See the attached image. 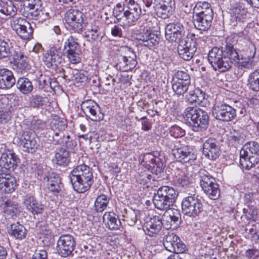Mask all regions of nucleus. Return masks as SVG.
Masks as SVG:
<instances>
[{"mask_svg": "<svg viewBox=\"0 0 259 259\" xmlns=\"http://www.w3.org/2000/svg\"><path fill=\"white\" fill-rule=\"evenodd\" d=\"M238 52L234 46L227 44L224 48L213 47L208 54V61L213 68L220 72L229 70L232 67V61L238 60Z\"/></svg>", "mask_w": 259, "mask_h": 259, "instance_id": "f257e3e1", "label": "nucleus"}, {"mask_svg": "<svg viewBox=\"0 0 259 259\" xmlns=\"http://www.w3.org/2000/svg\"><path fill=\"white\" fill-rule=\"evenodd\" d=\"M69 178L74 190L79 193L88 191L94 183L92 169L84 164L74 168Z\"/></svg>", "mask_w": 259, "mask_h": 259, "instance_id": "f03ea898", "label": "nucleus"}, {"mask_svg": "<svg viewBox=\"0 0 259 259\" xmlns=\"http://www.w3.org/2000/svg\"><path fill=\"white\" fill-rule=\"evenodd\" d=\"M183 117L186 123L195 132L205 131L209 123L207 113L196 107H188L183 113Z\"/></svg>", "mask_w": 259, "mask_h": 259, "instance_id": "7ed1b4c3", "label": "nucleus"}, {"mask_svg": "<svg viewBox=\"0 0 259 259\" xmlns=\"http://www.w3.org/2000/svg\"><path fill=\"white\" fill-rule=\"evenodd\" d=\"M178 193L176 190L168 186L159 188L153 197V203L157 209L167 211L176 202Z\"/></svg>", "mask_w": 259, "mask_h": 259, "instance_id": "20e7f679", "label": "nucleus"}, {"mask_svg": "<svg viewBox=\"0 0 259 259\" xmlns=\"http://www.w3.org/2000/svg\"><path fill=\"white\" fill-rule=\"evenodd\" d=\"M259 162V145L255 141L246 143L240 152V164L249 169Z\"/></svg>", "mask_w": 259, "mask_h": 259, "instance_id": "39448f33", "label": "nucleus"}, {"mask_svg": "<svg viewBox=\"0 0 259 259\" xmlns=\"http://www.w3.org/2000/svg\"><path fill=\"white\" fill-rule=\"evenodd\" d=\"M141 164L148 170L156 175L160 174L165 165L163 156L157 152L147 153L142 156Z\"/></svg>", "mask_w": 259, "mask_h": 259, "instance_id": "423d86ee", "label": "nucleus"}, {"mask_svg": "<svg viewBox=\"0 0 259 259\" xmlns=\"http://www.w3.org/2000/svg\"><path fill=\"white\" fill-rule=\"evenodd\" d=\"M182 210L185 215L196 217L202 212L203 206L198 196L193 195L183 199Z\"/></svg>", "mask_w": 259, "mask_h": 259, "instance_id": "0eeeda50", "label": "nucleus"}, {"mask_svg": "<svg viewBox=\"0 0 259 259\" xmlns=\"http://www.w3.org/2000/svg\"><path fill=\"white\" fill-rule=\"evenodd\" d=\"M84 18L83 14L76 9L68 10L65 15V21L70 30L78 33L81 32L85 26L86 23Z\"/></svg>", "mask_w": 259, "mask_h": 259, "instance_id": "6e6552de", "label": "nucleus"}, {"mask_svg": "<svg viewBox=\"0 0 259 259\" xmlns=\"http://www.w3.org/2000/svg\"><path fill=\"white\" fill-rule=\"evenodd\" d=\"M66 127L64 121L55 120L52 128L47 133L48 140L53 144L62 145L66 138L65 132Z\"/></svg>", "mask_w": 259, "mask_h": 259, "instance_id": "1a4fd4ad", "label": "nucleus"}, {"mask_svg": "<svg viewBox=\"0 0 259 259\" xmlns=\"http://www.w3.org/2000/svg\"><path fill=\"white\" fill-rule=\"evenodd\" d=\"M10 24L12 29L23 39H30L33 34V28L30 23L20 17H13Z\"/></svg>", "mask_w": 259, "mask_h": 259, "instance_id": "9d476101", "label": "nucleus"}, {"mask_svg": "<svg viewBox=\"0 0 259 259\" xmlns=\"http://www.w3.org/2000/svg\"><path fill=\"white\" fill-rule=\"evenodd\" d=\"M163 244L167 250L176 254L184 253L187 250L186 245L174 233H168L165 235L163 237Z\"/></svg>", "mask_w": 259, "mask_h": 259, "instance_id": "9b49d317", "label": "nucleus"}, {"mask_svg": "<svg viewBox=\"0 0 259 259\" xmlns=\"http://www.w3.org/2000/svg\"><path fill=\"white\" fill-rule=\"evenodd\" d=\"M78 39L71 35L65 42L64 49L66 51V56L69 61L74 64L79 63L81 61L80 57V50Z\"/></svg>", "mask_w": 259, "mask_h": 259, "instance_id": "f8f14e48", "label": "nucleus"}, {"mask_svg": "<svg viewBox=\"0 0 259 259\" xmlns=\"http://www.w3.org/2000/svg\"><path fill=\"white\" fill-rule=\"evenodd\" d=\"M19 158L17 155L10 150H5L0 159V172L10 173L17 167Z\"/></svg>", "mask_w": 259, "mask_h": 259, "instance_id": "ddd939ff", "label": "nucleus"}, {"mask_svg": "<svg viewBox=\"0 0 259 259\" xmlns=\"http://www.w3.org/2000/svg\"><path fill=\"white\" fill-rule=\"evenodd\" d=\"M75 241L73 237L69 234L62 235L57 243V251L62 257L68 256L74 250Z\"/></svg>", "mask_w": 259, "mask_h": 259, "instance_id": "4468645a", "label": "nucleus"}, {"mask_svg": "<svg viewBox=\"0 0 259 259\" xmlns=\"http://www.w3.org/2000/svg\"><path fill=\"white\" fill-rule=\"evenodd\" d=\"M172 153L175 158L182 162H189L196 159V156L190 147L182 145L176 141Z\"/></svg>", "mask_w": 259, "mask_h": 259, "instance_id": "2eb2a0df", "label": "nucleus"}, {"mask_svg": "<svg viewBox=\"0 0 259 259\" xmlns=\"http://www.w3.org/2000/svg\"><path fill=\"white\" fill-rule=\"evenodd\" d=\"M63 54L60 47L54 46L44 54L42 61L47 67L55 68L61 63Z\"/></svg>", "mask_w": 259, "mask_h": 259, "instance_id": "dca6fc26", "label": "nucleus"}, {"mask_svg": "<svg viewBox=\"0 0 259 259\" xmlns=\"http://www.w3.org/2000/svg\"><path fill=\"white\" fill-rule=\"evenodd\" d=\"M185 29L184 26L180 23H170L165 28V36L166 39L170 42L180 43L184 40Z\"/></svg>", "mask_w": 259, "mask_h": 259, "instance_id": "f3484780", "label": "nucleus"}, {"mask_svg": "<svg viewBox=\"0 0 259 259\" xmlns=\"http://www.w3.org/2000/svg\"><path fill=\"white\" fill-rule=\"evenodd\" d=\"M212 114L218 120L229 121L235 118L236 112L231 106L227 104H221L214 106Z\"/></svg>", "mask_w": 259, "mask_h": 259, "instance_id": "a211bd4d", "label": "nucleus"}, {"mask_svg": "<svg viewBox=\"0 0 259 259\" xmlns=\"http://www.w3.org/2000/svg\"><path fill=\"white\" fill-rule=\"evenodd\" d=\"M196 51V42L187 37L179 43L178 52L181 58L186 61L190 60Z\"/></svg>", "mask_w": 259, "mask_h": 259, "instance_id": "6ab92c4d", "label": "nucleus"}, {"mask_svg": "<svg viewBox=\"0 0 259 259\" xmlns=\"http://www.w3.org/2000/svg\"><path fill=\"white\" fill-rule=\"evenodd\" d=\"M123 5L126 9L124 11L123 16L129 24H132L142 14L141 9L134 0H125Z\"/></svg>", "mask_w": 259, "mask_h": 259, "instance_id": "aec40b11", "label": "nucleus"}, {"mask_svg": "<svg viewBox=\"0 0 259 259\" xmlns=\"http://www.w3.org/2000/svg\"><path fill=\"white\" fill-rule=\"evenodd\" d=\"M83 112L93 121H100L103 119L98 105L94 101L89 100L83 102L81 105Z\"/></svg>", "mask_w": 259, "mask_h": 259, "instance_id": "412c9836", "label": "nucleus"}, {"mask_svg": "<svg viewBox=\"0 0 259 259\" xmlns=\"http://www.w3.org/2000/svg\"><path fill=\"white\" fill-rule=\"evenodd\" d=\"M153 8L157 15L165 19L172 14L175 10L174 0H154Z\"/></svg>", "mask_w": 259, "mask_h": 259, "instance_id": "4be33fe9", "label": "nucleus"}, {"mask_svg": "<svg viewBox=\"0 0 259 259\" xmlns=\"http://www.w3.org/2000/svg\"><path fill=\"white\" fill-rule=\"evenodd\" d=\"M17 139L19 140L20 145L24 148V151L27 152L33 153L38 146V138L33 132H23L20 137L18 136Z\"/></svg>", "mask_w": 259, "mask_h": 259, "instance_id": "5701e85b", "label": "nucleus"}, {"mask_svg": "<svg viewBox=\"0 0 259 259\" xmlns=\"http://www.w3.org/2000/svg\"><path fill=\"white\" fill-rule=\"evenodd\" d=\"M202 152L206 157L212 160L217 159L221 153L220 147L213 138H209L204 142Z\"/></svg>", "mask_w": 259, "mask_h": 259, "instance_id": "b1692460", "label": "nucleus"}, {"mask_svg": "<svg viewBox=\"0 0 259 259\" xmlns=\"http://www.w3.org/2000/svg\"><path fill=\"white\" fill-rule=\"evenodd\" d=\"M137 39L140 44L145 47H153L158 44L160 38L152 30L143 29L137 35Z\"/></svg>", "mask_w": 259, "mask_h": 259, "instance_id": "393cba45", "label": "nucleus"}, {"mask_svg": "<svg viewBox=\"0 0 259 259\" xmlns=\"http://www.w3.org/2000/svg\"><path fill=\"white\" fill-rule=\"evenodd\" d=\"M16 187V180L10 173L0 172V191L4 193H12Z\"/></svg>", "mask_w": 259, "mask_h": 259, "instance_id": "a878e982", "label": "nucleus"}, {"mask_svg": "<svg viewBox=\"0 0 259 259\" xmlns=\"http://www.w3.org/2000/svg\"><path fill=\"white\" fill-rule=\"evenodd\" d=\"M213 15L209 12L206 15H193V22L195 28L201 31H207L211 26Z\"/></svg>", "mask_w": 259, "mask_h": 259, "instance_id": "bb28decb", "label": "nucleus"}, {"mask_svg": "<svg viewBox=\"0 0 259 259\" xmlns=\"http://www.w3.org/2000/svg\"><path fill=\"white\" fill-rule=\"evenodd\" d=\"M163 225L161 219L159 217L154 216L146 222L144 231L147 235L153 236L160 232Z\"/></svg>", "mask_w": 259, "mask_h": 259, "instance_id": "cd10ccee", "label": "nucleus"}, {"mask_svg": "<svg viewBox=\"0 0 259 259\" xmlns=\"http://www.w3.org/2000/svg\"><path fill=\"white\" fill-rule=\"evenodd\" d=\"M181 214L177 210L166 211L163 215V225L167 229H176L179 225Z\"/></svg>", "mask_w": 259, "mask_h": 259, "instance_id": "c85d7f7f", "label": "nucleus"}, {"mask_svg": "<svg viewBox=\"0 0 259 259\" xmlns=\"http://www.w3.org/2000/svg\"><path fill=\"white\" fill-rule=\"evenodd\" d=\"M24 204L26 209L33 214L41 213L44 210V206L39 202L35 198L31 195H27L24 198Z\"/></svg>", "mask_w": 259, "mask_h": 259, "instance_id": "c756f323", "label": "nucleus"}, {"mask_svg": "<svg viewBox=\"0 0 259 259\" xmlns=\"http://www.w3.org/2000/svg\"><path fill=\"white\" fill-rule=\"evenodd\" d=\"M15 83L16 79L11 71L5 68L0 70V89H10Z\"/></svg>", "mask_w": 259, "mask_h": 259, "instance_id": "7c9ffc66", "label": "nucleus"}, {"mask_svg": "<svg viewBox=\"0 0 259 259\" xmlns=\"http://www.w3.org/2000/svg\"><path fill=\"white\" fill-rule=\"evenodd\" d=\"M48 182V187L54 194H57L60 192L63 184L59 175L55 172L49 173L46 177Z\"/></svg>", "mask_w": 259, "mask_h": 259, "instance_id": "2f4dec72", "label": "nucleus"}, {"mask_svg": "<svg viewBox=\"0 0 259 259\" xmlns=\"http://www.w3.org/2000/svg\"><path fill=\"white\" fill-rule=\"evenodd\" d=\"M250 50V55H248L247 57L240 58L238 54V60L237 61H232V63L235 64L238 67H243L247 69L252 68L255 65L254 60V55L255 54V48L251 45L249 48Z\"/></svg>", "mask_w": 259, "mask_h": 259, "instance_id": "473e14b6", "label": "nucleus"}, {"mask_svg": "<svg viewBox=\"0 0 259 259\" xmlns=\"http://www.w3.org/2000/svg\"><path fill=\"white\" fill-rule=\"evenodd\" d=\"M247 17V11L242 6H237L231 10V21L233 26L237 25L238 22H243Z\"/></svg>", "mask_w": 259, "mask_h": 259, "instance_id": "72a5a7b5", "label": "nucleus"}, {"mask_svg": "<svg viewBox=\"0 0 259 259\" xmlns=\"http://www.w3.org/2000/svg\"><path fill=\"white\" fill-rule=\"evenodd\" d=\"M103 222L110 230H118L121 226V222L118 216L113 212H106L103 217Z\"/></svg>", "mask_w": 259, "mask_h": 259, "instance_id": "f704fd0d", "label": "nucleus"}, {"mask_svg": "<svg viewBox=\"0 0 259 259\" xmlns=\"http://www.w3.org/2000/svg\"><path fill=\"white\" fill-rule=\"evenodd\" d=\"M122 220L125 221L129 226L135 225L138 220V210H134L132 208H124L121 211Z\"/></svg>", "mask_w": 259, "mask_h": 259, "instance_id": "c9c22d12", "label": "nucleus"}, {"mask_svg": "<svg viewBox=\"0 0 259 259\" xmlns=\"http://www.w3.org/2000/svg\"><path fill=\"white\" fill-rule=\"evenodd\" d=\"M117 59L115 67L117 69L123 72L128 71L134 69L138 63L136 58H133V61L131 58Z\"/></svg>", "mask_w": 259, "mask_h": 259, "instance_id": "e433bc0d", "label": "nucleus"}, {"mask_svg": "<svg viewBox=\"0 0 259 259\" xmlns=\"http://www.w3.org/2000/svg\"><path fill=\"white\" fill-rule=\"evenodd\" d=\"M26 229L19 223L12 224L10 227V234L16 239L22 240L27 235Z\"/></svg>", "mask_w": 259, "mask_h": 259, "instance_id": "4c0bfd02", "label": "nucleus"}, {"mask_svg": "<svg viewBox=\"0 0 259 259\" xmlns=\"http://www.w3.org/2000/svg\"><path fill=\"white\" fill-rule=\"evenodd\" d=\"M17 11L11 0L0 1V13L6 16H14Z\"/></svg>", "mask_w": 259, "mask_h": 259, "instance_id": "58836bf2", "label": "nucleus"}, {"mask_svg": "<svg viewBox=\"0 0 259 259\" xmlns=\"http://www.w3.org/2000/svg\"><path fill=\"white\" fill-rule=\"evenodd\" d=\"M110 198L106 195L102 194L98 196L94 203V207L96 211L102 212L107 207Z\"/></svg>", "mask_w": 259, "mask_h": 259, "instance_id": "ea45409f", "label": "nucleus"}, {"mask_svg": "<svg viewBox=\"0 0 259 259\" xmlns=\"http://www.w3.org/2000/svg\"><path fill=\"white\" fill-rule=\"evenodd\" d=\"M200 177V183L203 191L208 190L210 187H212V186L214 185V184H218L215 182V179L207 172H201Z\"/></svg>", "mask_w": 259, "mask_h": 259, "instance_id": "a19ab883", "label": "nucleus"}, {"mask_svg": "<svg viewBox=\"0 0 259 259\" xmlns=\"http://www.w3.org/2000/svg\"><path fill=\"white\" fill-rule=\"evenodd\" d=\"M17 85L20 92L24 94L31 93L33 89L32 82L29 79L25 77L20 78L17 81Z\"/></svg>", "mask_w": 259, "mask_h": 259, "instance_id": "79ce46f5", "label": "nucleus"}, {"mask_svg": "<svg viewBox=\"0 0 259 259\" xmlns=\"http://www.w3.org/2000/svg\"><path fill=\"white\" fill-rule=\"evenodd\" d=\"M208 12L210 14H213L210 5L205 2L197 3L193 9L194 15H206Z\"/></svg>", "mask_w": 259, "mask_h": 259, "instance_id": "37998d69", "label": "nucleus"}, {"mask_svg": "<svg viewBox=\"0 0 259 259\" xmlns=\"http://www.w3.org/2000/svg\"><path fill=\"white\" fill-rule=\"evenodd\" d=\"M56 163L60 165H67L69 162V152L64 148L60 149L55 155Z\"/></svg>", "mask_w": 259, "mask_h": 259, "instance_id": "c03bdc74", "label": "nucleus"}, {"mask_svg": "<svg viewBox=\"0 0 259 259\" xmlns=\"http://www.w3.org/2000/svg\"><path fill=\"white\" fill-rule=\"evenodd\" d=\"M26 17L42 22L49 19L50 16V13L47 10L37 9L34 11L29 12V14Z\"/></svg>", "mask_w": 259, "mask_h": 259, "instance_id": "a18cd8bd", "label": "nucleus"}, {"mask_svg": "<svg viewBox=\"0 0 259 259\" xmlns=\"http://www.w3.org/2000/svg\"><path fill=\"white\" fill-rule=\"evenodd\" d=\"M248 85L250 90L256 92L259 91V69L254 71L249 74Z\"/></svg>", "mask_w": 259, "mask_h": 259, "instance_id": "49530a36", "label": "nucleus"}, {"mask_svg": "<svg viewBox=\"0 0 259 259\" xmlns=\"http://www.w3.org/2000/svg\"><path fill=\"white\" fill-rule=\"evenodd\" d=\"M205 94L199 90L191 91L188 97V100L190 103L200 105L205 99Z\"/></svg>", "mask_w": 259, "mask_h": 259, "instance_id": "de8ad7c7", "label": "nucleus"}, {"mask_svg": "<svg viewBox=\"0 0 259 259\" xmlns=\"http://www.w3.org/2000/svg\"><path fill=\"white\" fill-rule=\"evenodd\" d=\"M2 207L4 209V212L6 213H7L12 217L16 216L18 211V204L8 199L5 201L4 206H3Z\"/></svg>", "mask_w": 259, "mask_h": 259, "instance_id": "09e8293b", "label": "nucleus"}, {"mask_svg": "<svg viewBox=\"0 0 259 259\" xmlns=\"http://www.w3.org/2000/svg\"><path fill=\"white\" fill-rule=\"evenodd\" d=\"M117 59L131 58L133 61V58H136L135 52L130 48L125 46L119 50V53L116 55Z\"/></svg>", "mask_w": 259, "mask_h": 259, "instance_id": "8fccbe9b", "label": "nucleus"}, {"mask_svg": "<svg viewBox=\"0 0 259 259\" xmlns=\"http://www.w3.org/2000/svg\"><path fill=\"white\" fill-rule=\"evenodd\" d=\"M179 173L175 180V183L178 187H186L190 184L188 177L183 171L178 170Z\"/></svg>", "mask_w": 259, "mask_h": 259, "instance_id": "3c124183", "label": "nucleus"}, {"mask_svg": "<svg viewBox=\"0 0 259 259\" xmlns=\"http://www.w3.org/2000/svg\"><path fill=\"white\" fill-rule=\"evenodd\" d=\"M190 85V82L175 81L172 84L174 91L178 95H183L188 90Z\"/></svg>", "mask_w": 259, "mask_h": 259, "instance_id": "603ef678", "label": "nucleus"}, {"mask_svg": "<svg viewBox=\"0 0 259 259\" xmlns=\"http://www.w3.org/2000/svg\"><path fill=\"white\" fill-rule=\"evenodd\" d=\"M12 52L10 45L4 39L0 38V59L8 57Z\"/></svg>", "mask_w": 259, "mask_h": 259, "instance_id": "864d4df0", "label": "nucleus"}, {"mask_svg": "<svg viewBox=\"0 0 259 259\" xmlns=\"http://www.w3.org/2000/svg\"><path fill=\"white\" fill-rule=\"evenodd\" d=\"M204 192L211 199L216 200L219 198L220 196L221 191L218 184L210 187L208 190H204Z\"/></svg>", "mask_w": 259, "mask_h": 259, "instance_id": "5fc2aeb1", "label": "nucleus"}, {"mask_svg": "<svg viewBox=\"0 0 259 259\" xmlns=\"http://www.w3.org/2000/svg\"><path fill=\"white\" fill-rule=\"evenodd\" d=\"M175 81L190 83V76L187 72L184 71H178L175 74Z\"/></svg>", "mask_w": 259, "mask_h": 259, "instance_id": "6e6d98bb", "label": "nucleus"}, {"mask_svg": "<svg viewBox=\"0 0 259 259\" xmlns=\"http://www.w3.org/2000/svg\"><path fill=\"white\" fill-rule=\"evenodd\" d=\"M42 97L38 95H32L30 97L29 105L33 108H38L43 105Z\"/></svg>", "mask_w": 259, "mask_h": 259, "instance_id": "4d7b16f0", "label": "nucleus"}, {"mask_svg": "<svg viewBox=\"0 0 259 259\" xmlns=\"http://www.w3.org/2000/svg\"><path fill=\"white\" fill-rule=\"evenodd\" d=\"M28 67V63L26 60H21L20 61H17L14 62V69L16 70L18 72H23L25 71Z\"/></svg>", "mask_w": 259, "mask_h": 259, "instance_id": "13d9d810", "label": "nucleus"}, {"mask_svg": "<svg viewBox=\"0 0 259 259\" xmlns=\"http://www.w3.org/2000/svg\"><path fill=\"white\" fill-rule=\"evenodd\" d=\"M26 1L25 6L29 9V12L34 11L38 9L41 6L40 0H25Z\"/></svg>", "mask_w": 259, "mask_h": 259, "instance_id": "bf43d9fd", "label": "nucleus"}, {"mask_svg": "<svg viewBox=\"0 0 259 259\" xmlns=\"http://www.w3.org/2000/svg\"><path fill=\"white\" fill-rule=\"evenodd\" d=\"M243 211L248 219H253L257 214V209L252 205H247L246 207L243 209Z\"/></svg>", "mask_w": 259, "mask_h": 259, "instance_id": "052dcab7", "label": "nucleus"}, {"mask_svg": "<svg viewBox=\"0 0 259 259\" xmlns=\"http://www.w3.org/2000/svg\"><path fill=\"white\" fill-rule=\"evenodd\" d=\"M246 231H248L251 235H256L259 230V224L255 223L254 221H251L247 227L246 228Z\"/></svg>", "mask_w": 259, "mask_h": 259, "instance_id": "680f3d73", "label": "nucleus"}, {"mask_svg": "<svg viewBox=\"0 0 259 259\" xmlns=\"http://www.w3.org/2000/svg\"><path fill=\"white\" fill-rule=\"evenodd\" d=\"M170 134L175 138L183 136L185 134V131L179 126H174L170 130Z\"/></svg>", "mask_w": 259, "mask_h": 259, "instance_id": "e2e57ef3", "label": "nucleus"}, {"mask_svg": "<svg viewBox=\"0 0 259 259\" xmlns=\"http://www.w3.org/2000/svg\"><path fill=\"white\" fill-rule=\"evenodd\" d=\"M137 181L141 184L147 183V180H150L151 176L145 172H139L136 176Z\"/></svg>", "mask_w": 259, "mask_h": 259, "instance_id": "0e129e2a", "label": "nucleus"}, {"mask_svg": "<svg viewBox=\"0 0 259 259\" xmlns=\"http://www.w3.org/2000/svg\"><path fill=\"white\" fill-rule=\"evenodd\" d=\"M65 140L64 143L62 144V146L65 147L66 148L72 150L76 146V142L72 139L68 134H67L66 138Z\"/></svg>", "mask_w": 259, "mask_h": 259, "instance_id": "69168bd1", "label": "nucleus"}, {"mask_svg": "<svg viewBox=\"0 0 259 259\" xmlns=\"http://www.w3.org/2000/svg\"><path fill=\"white\" fill-rule=\"evenodd\" d=\"M245 256L249 259H257L259 257V250L256 248L249 249L245 251Z\"/></svg>", "mask_w": 259, "mask_h": 259, "instance_id": "338daca9", "label": "nucleus"}, {"mask_svg": "<svg viewBox=\"0 0 259 259\" xmlns=\"http://www.w3.org/2000/svg\"><path fill=\"white\" fill-rule=\"evenodd\" d=\"M86 35L87 37H91L93 40H96L100 37V33L98 29L95 27V28L88 30L86 32Z\"/></svg>", "mask_w": 259, "mask_h": 259, "instance_id": "774afa93", "label": "nucleus"}]
</instances>
